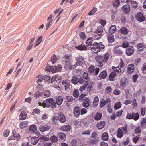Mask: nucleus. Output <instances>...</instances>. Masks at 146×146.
<instances>
[{
	"label": "nucleus",
	"mask_w": 146,
	"mask_h": 146,
	"mask_svg": "<svg viewBox=\"0 0 146 146\" xmlns=\"http://www.w3.org/2000/svg\"><path fill=\"white\" fill-rule=\"evenodd\" d=\"M109 56V54L106 53L104 56L98 55L96 56L95 59L98 63V66L99 68H102L104 64L107 62Z\"/></svg>",
	"instance_id": "1"
},
{
	"label": "nucleus",
	"mask_w": 146,
	"mask_h": 146,
	"mask_svg": "<svg viewBox=\"0 0 146 146\" xmlns=\"http://www.w3.org/2000/svg\"><path fill=\"white\" fill-rule=\"evenodd\" d=\"M42 102H39L38 104L39 106H42L43 107H51L53 108L56 106L57 104L58 105H60L62 102L63 101H43Z\"/></svg>",
	"instance_id": "2"
},
{
	"label": "nucleus",
	"mask_w": 146,
	"mask_h": 146,
	"mask_svg": "<svg viewBox=\"0 0 146 146\" xmlns=\"http://www.w3.org/2000/svg\"><path fill=\"white\" fill-rule=\"evenodd\" d=\"M103 28L100 26L95 30L92 35V36L95 40H97L101 38L103 36Z\"/></svg>",
	"instance_id": "3"
},
{
	"label": "nucleus",
	"mask_w": 146,
	"mask_h": 146,
	"mask_svg": "<svg viewBox=\"0 0 146 146\" xmlns=\"http://www.w3.org/2000/svg\"><path fill=\"white\" fill-rule=\"evenodd\" d=\"M105 47V46L103 44L102 42L98 43L94 42V46L91 48V50L94 53H97L98 52L102 51Z\"/></svg>",
	"instance_id": "4"
},
{
	"label": "nucleus",
	"mask_w": 146,
	"mask_h": 146,
	"mask_svg": "<svg viewBox=\"0 0 146 146\" xmlns=\"http://www.w3.org/2000/svg\"><path fill=\"white\" fill-rule=\"evenodd\" d=\"M43 80V76L40 75H38L36 78V82L38 84V86L37 87V89L39 90L42 91L44 89V86L42 84Z\"/></svg>",
	"instance_id": "5"
},
{
	"label": "nucleus",
	"mask_w": 146,
	"mask_h": 146,
	"mask_svg": "<svg viewBox=\"0 0 146 146\" xmlns=\"http://www.w3.org/2000/svg\"><path fill=\"white\" fill-rule=\"evenodd\" d=\"M88 70L89 73L91 74H93L97 76L99 72L100 69L97 67L95 68V67L94 65H91L88 68Z\"/></svg>",
	"instance_id": "6"
},
{
	"label": "nucleus",
	"mask_w": 146,
	"mask_h": 146,
	"mask_svg": "<svg viewBox=\"0 0 146 146\" xmlns=\"http://www.w3.org/2000/svg\"><path fill=\"white\" fill-rule=\"evenodd\" d=\"M56 100H73V98L71 96H66L63 94H61L56 97Z\"/></svg>",
	"instance_id": "7"
},
{
	"label": "nucleus",
	"mask_w": 146,
	"mask_h": 146,
	"mask_svg": "<svg viewBox=\"0 0 146 146\" xmlns=\"http://www.w3.org/2000/svg\"><path fill=\"white\" fill-rule=\"evenodd\" d=\"M62 84L64 87L65 91L67 92H69L70 89L71 84L68 80H64L62 82Z\"/></svg>",
	"instance_id": "8"
},
{
	"label": "nucleus",
	"mask_w": 146,
	"mask_h": 146,
	"mask_svg": "<svg viewBox=\"0 0 146 146\" xmlns=\"http://www.w3.org/2000/svg\"><path fill=\"white\" fill-rule=\"evenodd\" d=\"M135 50L133 47L131 46H129L126 49L125 53L127 56H130L134 53Z\"/></svg>",
	"instance_id": "9"
},
{
	"label": "nucleus",
	"mask_w": 146,
	"mask_h": 146,
	"mask_svg": "<svg viewBox=\"0 0 146 146\" xmlns=\"http://www.w3.org/2000/svg\"><path fill=\"white\" fill-rule=\"evenodd\" d=\"M135 18L139 22H143L145 19V17L141 12H138L135 15Z\"/></svg>",
	"instance_id": "10"
},
{
	"label": "nucleus",
	"mask_w": 146,
	"mask_h": 146,
	"mask_svg": "<svg viewBox=\"0 0 146 146\" xmlns=\"http://www.w3.org/2000/svg\"><path fill=\"white\" fill-rule=\"evenodd\" d=\"M76 60L77 61V65L81 66L85 63L84 58L83 57L79 56L76 58Z\"/></svg>",
	"instance_id": "11"
},
{
	"label": "nucleus",
	"mask_w": 146,
	"mask_h": 146,
	"mask_svg": "<svg viewBox=\"0 0 146 146\" xmlns=\"http://www.w3.org/2000/svg\"><path fill=\"white\" fill-rule=\"evenodd\" d=\"M121 9L124 13L126 14H127L130 12V7L128 5H125L122 7Z\"/></svg>",
	"instance_id": "12"
},
{
	"label": "nucleus",
	"mask_w": 146,
	"mask_h": 146,
	"mask_svg": "<svg viewBox=\"0 0 146 146\" xmlns=\"http://www.w3.org/2000/svg\"><path fill=\"white\" fill-rule=\"evenodd\" d=\"M107 76V72L106 70L102 71L101 72L98 76L100 79H105Z\"/></svg>",
	"instance_id": "13"
},
{
	"label": "nucleus",
	"mask_w": 146,
	"mask_h": 146,
	"mask_svg": "<svg viewBox=\"0 0 146 146\" xmlns=\"http://www.w3.org/2000/svg\"><path fill=\"white\" fill-rule=\"evenodd\" d=\"M53 20L52 19V15H50L49 17L47 18V21L48 22L46 26V30H48L52 24V21Z\"/></svg>",
	"instance_id": "14"
},
{
	"label": "nucleus",
	"mask_w": 146,
	"mask_h": 146,
	"mask_svg": "<svg viewBox=\"0 0 146 146\" xmlns=\"http://www.w3.org/2000/svg\"><path fill=\"white\" fill-rule=\"evenodd\" d=\"M46 71H51L52 73H54L57 72L56 66H46Z\"/></svg>",
	"instance_id": "15"
},
{
	"label": "nucleus",
	"mask_w": 146,
	"mask_h": 146,
	"mask_svg": "<svg viewBox=\"0 0 146 146\" xmlns=\"http://www.w3.org/2000/svg\"><path fill=\"white\" fill-rule=\"evenodd\" d=\"M38 138L36 137H31L30 140L31 145H36L39 141Z\"/></svg>",
	"instance_id": "16"
},
{
	"label": "nucleus",
	"mask_w": 146,
	"mask_h": 146,
	"mask_svg": "<svg viewBox=\"0 0 146 146\" xmlns=\"http://www.w3.org/2000/svg\"><path fill=\"white\" fill-rule=\"evenodd\" d=\"M80 109L79 107H75L74 110V115L76 117H78L80 114Z\"/></svg>",
	"instance_id": "17"
},
{
	"label": "nucleus",
	"mask_w": 146,
	"mask_h": 146,
	"mask_svg": "<svg viewBox=\"0 0 146 146\" xmlns=\"http://www.w3.org/2000/svg\"><path fill=\"white\" fill-rule=\"evenodd\" d=\"M94 38L90 37L88 38L86 42V44L87 46H90L92 45L94 46V42H93Z\"/></svg>",
	"instance_id": "18"
},
{
	"label": "nucleus",
	"mask_w": 146,
	"mask_h": 146,
	"mask_svg": "<svg viewBox=\"0 0 146 146\" xmlns=\"http://www.w3.org/2000/svg\"><path fill=\"white\" fill-rule=\"evenodd\" d=\"M134 66L133 64H129L127 69V72L128 73H131L134 71Z\"/></svg>",
	"instance_id": "19"
},
{
	"label": "nucleus",
	"mask_w": 146,
	"mask_h": 146,
	"mask_svg": "<svg viewBox=\"0 0 146 146\" xmlns=\"http://www.w3.org/2000/svg\"><path fill=\"white\" fill-rule=\"evenodd\" d=\"M75 47L76 49L80 51H86L87 50V48L84 44H81L78 46H76Z\"/></svg>",
	"instance_id": "20"
},
{
	"label": "nucleus",
	"mask_w": 146,
	"mask_h": 146,
	"mask_svg": "<svg viewBox=\"0 0 146 146\" xmlns=\"http://www.w3.org/2000/svg\"><path fill=\"white\" fill-rule=\"evenodd\" d=\"M107 40L108 42L110 43L113 42L114 41V35L112 34H108Z\"/></svg>",
	"instance_id": "21"
},
{
	"label": "nucleus",
	"mask_w": 146,
	"mask_h": 146,
	"mask_svg": "<svg viewBox=\"0 0 146 146\" xmlns=\"http://www.w3.org/2000/svg\"><path fill=\"white\" fill-rule=\"evenodd\" d=\"M51 128V127L47 125L43 126L41 125L39 127V129L42 132H44L50 129Z\"/></svg>",
	"instance_id": "22"
},
{
	"label": "nucleus",
	"mask_w": 146,
	"mask_h": 146,
	"mask_svg": "<svg viewBox=\"0 0 146 146\" xmlns=\"http://www.w3.org/2000/svg\"><path fill=\"white\" fill-rule=\"evenodd\" d=\"M73 73L75 76L79 77L82 75L83 72L82 70V69H76L74 71Z\"/></svg>",
	"instance_id": "23"
},
{
	"label": "nucleus",
	"mask_w": 146,
	"mask_h": 146,
	"mask_svg": "<svg viewBox=\"0 0 146 146\" xmlns=\"http://www.w3.org/2000/svg\"><path fill=\"white\" fill-rule=\"evenodd\" d=\"M57 136L61 141H64L66 139V136L64 133L59 132L58 133Z\"/></svg>",
	"instance_id": "24"
},
{
	"label": "nucleus",
	"mask_w": 146,
	"mask_h": 146,
	"mask_svg": "<svg viewBox=\"0 0 146 146\" xmlns=\"http://www.w3.org/2000/svg\"><path fill=\"white\" fill-rule=\"evenodd\" d=\"M119 33L121 34L126 35L128 34L129 32L128 29L125 27H122L119 30Z\"/></svg>",
	"instance_id": "25"
},
{
	"label": "nucleus",
	"mask_w": 146,
	"mask_h": 146,
	"mask_svg": "<svg viewBox=\"0 0 146 146\" xmlns=\"http://www.w3.org/2000/svg\"><path fill=\"white\" fill-rule=\"evenodd\" d=\"M61 78L58 75H55L53 76L51 79V83H52L55 81L58 82V81L60 80Z\"/></svg>",
	"instance_id": "26"
},
{
	"label": "nucleus",
	"mask_w": 146,
	"mask_h": 146,
	"mask_svg": "<svg viewBox=\"0 0 146 146\" xmlns=\"http://www.w3.org/2000/svg\"><path fill=\"white\" fill-rule=\"evenodd\" d=\"M20 135L18 134H16L9 137L8 139L12 141L13 140H16L17 141H18L20 139Z\"/></svg>",
	"instance_id": "27"
},
{
	"label": "nucleus",
	"mask_w": 146,
	"mask_h": 146,
	"mask_svg": "<svg viewBox=\"0 0 146 146\" xmlns=\"http://www.w3.org/2000/svg\"><path fill=\"white\" fill-rule=\"evenodd\" d=\"M116 76V73L115 71L111 72L109 76V80L111 81H114V78Z\"/></svg>",
	"instance_id": "28"
},
{
	"label": "nucleus",
	"mask_w": 146,
	"mask_h": 146,
	"mask_svg": "<svg viewBox=\"0 0 146 146\" xmlns=\"http://www.w3.org/2000/svg\"><path fill=\"white\" fill-rule=\"evenodd\" d=\"M58 119L62 123H64L66 121V118L63 114L62 113H60L58 115Z\"/></svg>",
	"instance_id": "29"
},
{
	"label": "nucleus",
	"mask_w": 146,
	"mask_h": 146,
	"mask_svg": "<svg viewBox=\"0 0 146 146\" xmlns=\"http://www.w3.org/2000/svg\"><path fill=\"white\" fill-rule=\"evenodd\" d=\"M145 48V45L142 43H139L137 45V48L139 52L143 51Z\"/></svg>",
	"instance_id": "30"
},
{
	"label": "nucleus",
	"mask_w": 146,
	"mask_h": 146,
	"mask_svg": "<svg viewBox=\"0 0 146 146\" xmlns=\"http://www.w3.org/2000/svg\"><path fill=\"white\" fill-rule=\"evenodd\" d=\"M105 125V122L104 121H101L98 123L96 125V127L99 129H102Z\"/></svg>",
	"instance_id": "31"
},
{
	"label": "nucleus",
	"mask_w": 146,
	"mask_h": 146,
	"mask_svg": "<svg viewBox=\"0 0 146 146\" xmlns=\"http://www.w3.org/2000/svg\"><path fill=\"white\" fill-rule=\"evenodd\" d=\"M27 114L24 111H22L19 115V119L20 120H24L27 117Z\"/></svg>",
	"instance_id": "32"
},
{
	"label": "nucleus",
	"mask_w": 146,
	"mask_h": 146,
	"mask_svg": "<svg viewBox=\"0 0 146 146\" xmlns=\"http://www.w3.org/2000/svg\"><path fill=\"white\" fill-rule=\"evenodd\" d=\"M61 129L64 131H69L71 129L70 126L69 125H63L61 127Z\"/></svg>",
	"instance_id": "33"
},
{
	"label": "nucleus",
	"mask_w": 146,
	"mask_h": 146,
	"mask_svg": "<svg viewBox=\"0 0 146 146\" xmlns=\"http://www.w3.org/2000/svg\"><path fill=\"white\" fill-rule=\"evenodd\" d=\"M99 141V138H95L94 139L90 140L89 142L92 145L96 144H97Z\"/></svg>",
	"instance_id": "34"
},
{
	"label": "nucleus",
	"mask_w": 146,
	"mask_h": 146,
	"mask_svg": "<svg viewBox=\"0 0 146 146\" xmlns=\"http://www.w3.org/2000/svg\"><path fill=\"white\" fill-rule=\"evenodd\" d=\"M28 123L27 121L22 122L20 123L19 127L21 129H23L27 126Z\"/></svg>",
	"instance_id": "35"
},
{
	"label": "nucleus",
	"mask_w": 146,
	"mask_h": 146,
	"mask_svg": "<svg viewBox=\"0 0 146 146\" xmlns=\"http://www.w3.org/2000/svg\"><path fill=\"white\" fill-rule=\"evenodd\" d=\"M43 93L41 92L37 91L35 92L33 94L34 97L35 98H37L42 96Z\"/></svg>",
	"instance_id": "36"
},
{
	"label": "nucleus",
	"mask_w": 146,
	"mask_h": 146,
	"mask_svg": "<svg viewBox=\"0 0 146 146\" xmlns=\"http://www.w3.org/2000/svg\"><path fill=\"white\" fill-rule=\"evenodd\" d=\"M123 135L122 130L120 128H118L117 133V136L119 138H121Z\"/></svg>",
	"instance_id": "37"
},
{
	"label": "nucleus",
	"mask_w": 146,
	"mask_h": 146,
	"mask_svg": "<svg viewBox=\"0 0 146 146\" xmlns=\"http://www.w3.org/2000/svg\"><path fill=\"white\" fill-rule=\"evenodd\" d=\"M70 57L69 56L66 55L62 59V61L65 62L66 63H69L70 62Z\"/></svg>",
	"instance_id": "38"
},
{
	"label": "nucleus",
	"mask_w": 146,
	"mask_h": 146,
	"mask_svg": "<svg viewBox=\"0 0 146 146\" xmlns=\"http://www.w3.org/2000/svg\"><path fill=\"white\" fill-rule=\"evenodd\" d=\"M116 30V27L114 25H111L109 30V32L110 34H112L114 33Z\"/></svg>",
	"instance_id": "39"
},
{
	"label": "nucleus",
	"mask_w": 146,
	"mask_h": 146,
	"mask_svg": "<svg viewBox=\"0 0 146 146\" xmlns=\"http://www.w3.org/2000/svg\"><path fill=\"white\" fill-rule=\"evenodd\" d=\"M102 115L101 113L97 112L95 115L94 119L96 120H99L101 119Z\"/></svg>",
	"instance_id": "40"
},
{
	"label": "nucleus",
	"mask_w": 146,
	"mask_h": 146,
	"mask_svg": "<svg viewBox=\"0 0 146 146\" xmlns=\"http://www.w3.org/2000/svg\"><path fill=\"white\" fill-rule=\"evenodd\" d=\"M102 139L104 141L108 140V133L106 132L104 133L102 135Z\"/></svg>",
	"instance_id": "41"
},
{
	"label": "nucleus",
	"mask_w": 146,
	"mask_h": 146,
	"mask_svg": "<svg viewBox=\"0 0 146 146\" xmlns=\"http://www.w3.org/2000/svg\"><path fill=\"white\" fill-rule=\"evenodd\" d=\"M112 90V89L111 87L110 86H108L105 90V91L106 94L111 93Z\"/></svg>",
	"instance_id": "42"
},
{
	"label": "nucleus",
	"mask_w": 146,
	"mask_h": 146,
	"mask_svg": "<svg viewBox=\"0 0 146 146\" xmlns=\"http://www.w3.org/2000/svg\"><path fill=\"white\" fill-rule=\"evenodd\" d=\"M72 83L74 84H77L78 83V78L75 76H73L71 80Z\"/></svg>",
	"instance_id": "43"
},
{
	"label": "nucleus",
	"mask_w": 146,
	"mask_h": 146,
	"mask_svg": "<svg viewBox=\"0 0 146 146\" xmlns=\"http://www.w3.org/2000/svg\"><path fill=\"white\" fill-rule=\"evenodd\" d=\"M37 129V128L36 126L34 125H31L30 126L29 128V130L30 131H31V132H33L36 131Z\"/></svg>",
	"instance_id": "44"
},
{
	"label": "nucleus",
	"mask_w": 146,
	"mask_h": 146,
	"mask_svg": "<svg viewBox=\"0 0 146 146\" xmlns=\"http://www.w3.org/2000/svg\"><path fill=\"white\" fill-rule=\"evenodd\" d=\"M50 139L52 142L53 143L56 142L58 141V137L55 135H53L51 136L50 137Z\"/></svg>",
	"instance_id": "45"
},
{
	"label": "nucleus",
	"mask_w": 146,
	"mask_h": 146,
	"mask_svg": "<svg viewBox=\"0 0 146 146\" xmlns=\"http://www.w3.org/2000/svg\"><path fill=\"white\" fill-rule=\"evenodd\" d=\"M133 119L135 121H136L138 120L139 118V114L138 113H135L134 112L132 113Z\"/></svg>",
	"instance_id": "46"
},
{
	"label": "nucleus",
	"mask_w": 146,
	"mask_h": 146,
	"mask_svg": "<svg viewBox=\"0 0 146 146\" xmlns=\"http://www.w3.org/2000/svg\"><path fill=\"white\" fill-rule=\"evenodd\" d=\"M88 84V81H86L85 82V84L84 85L80 87L79 90L82 92L83 91L85 90L86 88L87 87Z\"/></svg>",
	"instance_id": "47"
},
{
	"label": "nucleus",
	"mask_w": 146,
	"mask_h": 146,
	"mask_svg": "<svg viewBox=\"0 0 146 146\" xmlns=\"http://www.w3.org/2000/svg\"><path fill=\"white\" fill-rule=\"evenodd\" d=\"M141 126L143 128H145L146 127V119L143 118L141 122Z\"/></svg>",
	"instance_id": "48"
},
{
	"label": "nucleus",
	"mask_w": 146,
	"mask_h": 146,
	"mask_svg": "<svg viewBox=\"0 0 146 146\" xmlns=\"http://www.w3.org/2000/svg\"><path fill=\"white\" fill-rule=\"evenodd\" d=\"M112 3L113 6L115 7H118L120 4V2L119 0H114Z\"/></svg>",
	"instance_id": "49"
},
{
	"label": "nucleus",
	"mask_w": 146,
	"mask_h": 146,
	"mask_svg": "<svg viewBox=\"0 0 146 146\" xmlns=\"http://www.w3.org/2000/svg\"><path fill=\"white\" fill-rule=\"evenodd\" d=\"M114 53H115L119 55H121L123 54V52L122 50L118 48H116L115 49Z\"/></svg>",
	"instance_id": "50"
},
{
	"label": "nucleus",
	"mask_w": 146,
	"mask_h": 146,
	"mask_svg": "<svg viewBox=\"0 0 146 146\" xmlns=\"http://www.w3.org/2000/svg\"><path fill=\"white\" fill-rule=\"evenodd\" d=\"M121 107V104L119 102H117L114 105L115 109L117 110L119 109Z\"/></svg>",
	"instance_id": "51"
},
{
	"label": "nucleus",
	"mask_w": 146,
	"mask_h": 146,
	"mask_svg": "<svg viewBox=\"0 0 146 146\" xmlns=\"http://www.w3.org/2000/svg\"><path fill=\"white\" fill-rule=\"evenodd\" d=\"M129 45V43L127 41H125L123 42L122 44V47L124 48H127Z\"/></svg>",
	"instance_id": "52"
},
{
	"label": "nucleus",
	"mask_w": 146,
	"mask_h": 146,
	"mask_svg": "<svg viewBox=\"0 0 146 146\" xmlns=\"http://www.w3.org/2000/svg\"><path fill=\"white\" fill-rule=\"evenodd\" d=\"M142 73L143 74H146V63H144L141 68Z\"/></svg>",
	"instance_id": "53"
},
{
	"label": "nucleus",
	"mask_w": 146,
	"mask_h": 146,
	"mask_svg": "<svg viewBox=\"0 0 146 146\" xmlns=\"http://www.w3.org/2000/svg\"><path fill=\"white\" fill-rule=\"evenodd\" d=\"M57 58L56 56L54 54L51 57V61L52 63V64L55 63L57 60Z\"/></svg>",
	"instance_id": "54"
},
{
	"label": "nucleus",
	"mask_w": 146,
	"mask_h": 146,
	"mask_svg": "<svg viewBox=\"0 0 146 146\" xmlns=\"http://www.w3.org/2000/svg\"><path fill=\"white\" fill-rule=\"evenodd\" d=\"M130 4L133 8H135L137 7V3L136 1H133Z\"/></svg>",
	"instance_id": "55"
},
{
	"label": "nucleus",
	"mask_w": 146,
	"mask_h": 146,
	"mask_svg": "<svg viewBox=\"0 0 146 146\" xmlns=\"http://www.w3.org/2000/svg\"><path fill=\"white\" fill-rule=\"evenodd\" d=\"M97 8L95 7H94L90 11L88 15L89 16H91L94 13L97 11Z\"/></svg>",
	"instance_id": "56"
},
{
	"label": "nucleus",
	"mask_w": 146,
	"mask_h": 146,
	"mask_svg": "<svg viewBox=\"0 0 146 146\" xmlns=\"http://www.w3.org/2000/svg\"><path fill=\"white\" fill-rule=\"evenodd\" d=\"M79 36L83 40H85L86 38V35L84 32H81L79 34Z\"/></svg>",
	"instance_id": "57"
},
{
	"label": "nucleus",
	"mask_w": 146,
	"mask_h": 146,
	"mask_svg": "<svg viewBox=\"0 0 146 146\" xmlns=\"http://www.w3.org/2000/svg\"><path fill=\"white\" fill-rule=\"evenodd\" d=\"M79 93L78 90H74L73 92V95L75 97H77L79 96Z\"/></svg>",
	"instance_id": "58"
},
{
	"label": "nucleus",
	"mask_w": 146,
	"mask_h": 146,
	"mask_svg": "<svg viewBox=\"0 0 146 146\" xmlns=\"http://www.w3.org/2000/svg\"><path fill=\"white\" fill-rule=\"evenodd\" d=\"M109 101H101L100 102V105L101 107L104 106L106 104L109 103Z\"/></svg>",
	"instance_id": "59"
},
{
	"label": "nucleus",
	"mask_w": 146,
	"mask_h": 146,
	"mask_svg": "<svg viewBox=\"0 0 146 146\" xmlns=\"http://www.w3.org/2000/svg\"><path fill=\"white\" fill-rule=\"evenodd\" d=\"M126 85V81L125 80L123 81V80H121V82L120 83V86L123 87H125Z\"/></svg>",
	"instance_id": "60"
},
{
	"label": "nucleus",
	"mask_w": 146,
	"mask_h": 146,
	"mask_svg": "<svg viewBox=\"0 0 146 146\" xmlns=\"http://www.w3.org/2000/svg\"><path fill=\"white\" fill-rule=\"evenodd\" d=\"M44 96L46 97H48L50 95V92L49 90H47L44 92Z\"/></svg>",
	"instance_id": "61"
},
{
	"label": "nucleus",
	"mask_w": 146,
	"mask_h": 146,
	"mask_svg": "<svg viewBox=\"0 0 146 146\" xmlns=\"http://www.w3.org/2000/svg\"><path fill=\"white\" fill-rule=\"evenodd\" d=\"M83 104V106L86 108L88 107L90 105L89 101H84Z\"/></svg>",
	"instance_id": "62"
},
{
	"label": "nucleus",
	"mask_w": 146,
	"mask_h": 146,
	"mask_svg": "<svg viewBox=\"0 0 146 146\" xmlns=\"http://www.w3.org/2000/svg\"><path fill=\"white\" fill-rule=\"evenodd\" d=\"M138 75L135 74L133 75L132 76V78L133 81V82L134 83H135L137 82V79L138 78Z\"/></svg>",
	"instance_id": "63"
},
{
	"label": "nucleus",
	"mask_w": 146,
	"mask_h": 146,
	"mask_svg": "<svg viewBox=\"0 0 146 146\" xmlns=\"http://www.w3.org/2000/svg\"><path fill=\"white\" fill-rule=\"evenodd\" d=\"M115 95H119L121 93L120 91L118 89L115 90L113 92Z\"/></svg>",
	"instance_id": "64"
}]
</instances>
